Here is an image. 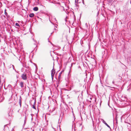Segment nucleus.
Masks as SVG:
<instances>
[{
	"label": "nucleus",
	"mask_w": 131,
	"mask_h": 131,
	"mask_svg": "<svg viewBox=\"0 0 131 131\" xmlns=\"http://www.w3.org/2000/svg\"><path fill=\"white\" fill-rule=\"evenodd\" d=\"M105 125L107 126L108 128H110V126L108 125L107 123L105 124Z\"/></svg>",
	"instance_id": "nucleus-18"
},
{
	"label": "nucleus",
	"mask_w": 131,
	"mask_h": 131,
	"mask_svg": "<svg viewBox=\"0 0 131 131\" xmlns=\"http://www.w3.org/2000/svg\"><path fill=\"white\" fill-rule=\"evenodd\" d=\"M15 25L16 26H18V27H20V26L19 25L18 23H16V24H15Z\"/></svg>",
	"instance_id": "nucleus-13"
},
{
	"label": "nucleus",
	"mask_w": 131,
	"mask_h": 131,
	"mask_svg": "<svg viewBox=\"0 0 131 131\" xmlns=\"http://www.w3.org/2000/svg\"><path fill=\"white\" fill-rule=\"evenodd\" d=\"M34 16V14L33 13L30 14H29V16L30 17H32Z\"/></svg>",
	"instance_id": "nucleus-8"
},
{
	"label": "nucleus",
	"mask_w": 131,
	"mask_h": 131,
	"mask_svg": "<svg viewBox=\"0 0 131 131\" xmlns=\"http://www.w3.org/2000/svg\"><path fill=\"white\" fill-rule=\"evenodd\" d=\"M33 39V41H34L36 43H37V41H36V40H34V38H33V39Z\"/></svg>",
	"instance_id": "nucleus-19"
},
{
	"label": "nucleus",
	"mask_w": 131,
	"mask_h": 131,
	"mask_svg": "<svg viewBox=\"0 0 131 131\" xmlns=\"http://www.w3.org/2000/svg\"><path fill=\"white\" fill-rule=\"evenodd\" d=\"M103 123H104V124L105 125V124L106 123V122L104 120H103L102 121Z\"/></svg>",
	"instance_id": "nucleus-17"
},
{
	"label": "nucleus",
	"mask_w": 131,
	"mask_h": 131,
	"mask_svg": "<svg viewBox=\"0 0 131 131\" xmlns=\"http://www.w3.org/2000/svg\"><path fill=\"white\" fill-rule=\"evenodd\" d=\"M127 103H128V104H127V103H124V104H126L125 105H124V106L125 107L126 106H128L130 108H131V106H130V105H128V102H127Z\"/></svg>",
	"instance_id": "nucleus-9"
},
{
	"label": "nucleus",
	"mask_w": 131,
	"mask_h": 131,
	"mask_svg": "<svg viewBox=\"0 0 131 131\" xmlns=\"http://www.w3.org/2000/svg\"><path fill=\"white\" fill-rule=\"evenodd\" d=\"M107 2L108 3L110 4H112L113 2L115 1L114 0H107Z\"/></svg>",
	"instance_id": "nucleus-7"
},
{
	"label": "nucleus",
	"mask_w": 131,
	"mask_h": 131,
	"mask_svg": "<svg viewBox=\"0 0 131 131\" xmlns=\"http://www.w3.org/2000/svg\"><path fill=\"white\" fill-rule=\"evenodd\" d=\"M99 14V12H98L97 13V16Z\"/></svg>",
	"instance_id": "nucleus-25"
},
{
	"label": "nucleus",
	"mask_w": 131,
	"mask_h": 131,
	"mask_svg": "<svg viewBox=\"0 0 131 131\" xmlns=\"http://www.w3.org/2000/svg\"><path fill=\"white\" fill-rule=\"evenodd\" d=\"M22 79L24 80H26L27 78V77L26 74L24 73L21 76Z\"/></svg>",
	"instance_id": "nucleus-2"
},
{
	"label": "nucleus",
	"mask_w": 131,
	"mask_h": 131,
	"mask_svg": "<svg viewBox=\"0 0 131 131\" xmlns=\"http://www.w3.org/2000/svg\"><path fill=\"white\" fill-rule=\"evenodd\" d=\"M72 113H73V111H72Z\"/></svg>",
	"instance_id": "nucleus-37"
},
{
	"label": "nucleus",
	"mask_w": 131,
	"mask_h": 131,
	"mask_svg": "<svg viewBox=\"0 0 131 131\" xmlns=\"http://www.w3.org/2000/svg\"><path fill=\"white\" fill-rule=\"evenodd\" d=\"M4 16V17L5 18V16Z\"/></svg>",
	"instance_id": "nucleus-33"
},
{
	"label": "nucleus",
	"mask_w": 131,
	"mask_h": 131,
	"mask_svg": "<svg viewBox=\"0 0 131 131\" xmlns=\"http://www.w3.org/2000/svg\"><path fill=\"white\" fill-rule=\"evenodd\" d=\"M78 1V0H75V3H77V4Z\"/></svg>",
	"instance_id": "nucleus-20"
},
{
	"label": "nucleus",
	"mask_w": 131,
	"mask_h": 131,
	"mask_svg": "<svg viewBox=\"0 0 131 131\" xmlns=\"http://www.w3.org/2000/svg\"><path fill=\"white\" fill-rule=\"evenodd\" d=\"M62 72H60L59 74V77H58V81H59H59H60V80L61 78V75L62 73Z\"/></svg>",
	"instance_id": "nucleus-5"
},
{
	"label": "nucleus",
	"mask_w": 131,
	"mask_h": 131,
	"mask_svg": "<svg viewBox=\"0 0 131 131\" xmlns=\"http://www.w3.org/2000/svg\"><path fill=\"white\" fill-rule=\"evenodd\" d=\"M34 44L36 46H37V45H36V43H34Z\"/></svg>",
	"instance_id": "nucleus-31"
},
{
	"label": "nucleus",
	"mask_w": 131,
	"mask_h": 131,
	"mask_svg": "<svg viewBox=\"0 0 131 131\" xmlns=\"http://www.w3.org/2000/svg\"><path fill=\"white\" fill-rule=\"evenodd\" d=\"M11 65L12 66L13 69L14 70H15V69H14V66L13 65H12V64H11ZM15 70V71H16V70Z\"/></svg>",
	"instance_id": "nucleus-21"
},
{
	"label": "nucleus",
	"mask_w": 131,
	"mask_h": 131,
	"mask_svg": "<svg viewBox=\"0 0 131 131\" xmlns=\"http://www.w3.org/2000/svg\"><path fill=\"white\" fill-rule=\"evenodd\" d=\"M27 111V109H26V111Z\"/></svg>",
	"instance_id": "nucleus-34"
},
{
	"label": "nucleus",
	"mask_w": 131,
	"mask_h": 131,
	"mask_svg": "<svg viewBox=\"0 0 131 131\" xmlns=\"http://www.w3.org/2000/svg\"><path fill=\"white\" fill-rule=\"evenodd\" d=\"M4 88L5 89H6L4 87Z\"/></svg>",
	"instance_id": "nucleus-35"
},
{
	"label": "nucleus",
	"mask_w": 131,
	"mask_h": 131,
	"mask_svg": "<svg viewBox=\"0 0 131 131\" xmlns=\"http://www.w3.org/2000/svg\"><path fill=\"white\" fill-rule=\"evenodd\" d=\"M82 3H83V4H84V1H82Z\"/></svg>",
	"instance_id": "nucleus-29"
},
{
	"label": "nucleus",
	"mask_w": 131,
	"mask_h": 131,
	"mask_svg": "<svg viewBox=\"0 0 131 131\" xmlns=\"http://www.w3.org/2000/svg\"><path fill=\"white\" fill-rule=\"evenodd\" d=\"M34 105H35V102H34V104L33 105L32 108H34V109H36V108H35V106Z\"/></svg>",
	"instance_id": "nucleus-12"
},
{
	"label": "nucleus",
	"mask_w": 131,
	"mask_h": 131,
	"mask_svg": "<svg viewBox=\"0 0 131 131\" xmlns=\"http://www.w3.org/2000/svg\"><path fill=\"white\" fill-rule=\"evenodd\" d=\"M6 16H7V18H8L10 16L9 15H7Z\"/></svg>",
	"instance_id": "nucleus-22"
},
{
	"label": "nucleus",
	"mask_w": 131,
	"mask_h": 131,
	"mask_svg": "<svg viewBox=\"0 0 131 131\" xmlns=\"http://www.w3.org/2000/svg\"><path fill=\"white\" fill-rule=\"evenodd\" d=\"M82 122L81 121L78 122L77 124L75 127V131H81L82 129Z\"/></svg>",
	"instance_id": "nucleus-1"
},
{
	"label": "nucleus",
	"mask_w": 131,
	"mask_h": 131,
	"mask_svg": "<svg viewBox=\"0 0 131 131\" xmlns=\"http://www.w3.org/2000/svg\"><path fill=\"white\" fill-rule=\"evenodd\" d=\"M85 26L87 28H88L89 27L88 26V25L87 23H86L85 24Z\"/></svg>",
	"instance_id": "nucleus-14"
},
{
	"label": "nucleus",
	"mask_w": 131,
	"mask_h": 131,
	"mask_svg": "<svg viewBox=\"0 0 131 131\" xmlns=\"http://www.w3.org/2000/svg\"><path fill=\"white\" fill-rule=\"evenodd\" d=\"M26 116H25V120H24V125L26 123Z\"/></svg>",
	"instance_id": "nucleus-15"
},
{
	"label": "nucleus",
	"mask_w": 131,
	"mask_h": 131,
	"mask_svg": "<svg viewBox=\"0 0 131 131\" xmlns=\"http://www.w3.org/2000/svg\"><path fill=\"white\" fill-rule=\"evenodd\" d=\"M55 70L53 68L51 71V76L52 80H53L54 76L55 73Z\"/></svg>",
	"instance_id": "nucleus-3"
},
{
	"label": "nucleus",
	"mask_w": 131,
	"mask_h": 131,
	"mask_svg": "<svg viewBox=\"0 0 131 131\" xmlns=\"http://www.w3.org/2000/svg\"><path fill=\"white\" fill-rule=\"evenodd\" d=\"M67 17H66V18L65 19V21H66V22L67 21V20L66 19H67Z\"/></svg>",
	"instance_id": "nucleus-23"
},
{
	"label": "nucleus",
	"mask_w": 131,
	"mask_h": 131,
	"mask_svg": "<svg viewBox=\"0 0 131 131\" xmlns=\"http://www.w3.org/2000/svg\"><path fill=\"white\" fill-rule=\"evenodd\" d=\"M8 89H9V91H12V85L10 84H9L8 86Z\"/></svg>",
	"instance_id": "nucleus-4"
},
{
	"label": "nucleus",
	"mask_w": 131,
	"mask_h": 131,
	"mask_svg": "<svg viewBox=\"0 0 131 131\" xmlns=\"http://www.w3.org/2000/svg\"><path fill=\"white\" fill-rule=\"evenodd\" d=\"M114 81H113L112 82V83H113V84H114Z\"/></svg>",
	"instance_id": "nucleus-28"
},
{
	"label": "nucleus",
	"mask_w": 131,
	"mask_h": 131,
	"mask_svg": "<svg viewBox=\"0 0 131 131\" xmlns=\"http://www.w3.org/2000/svg\"><path fill=\"white\" fill-rule=\"evenodd\" d=\"M90 99L91 100L92 99V98H90Z\"/></svg>",
	"instance_id": "nucleus-32"
},
{
	"label": "nucleus",
	"mask_w": 131,
	"mask_h": 131,
	"mask_svg": "<svg viewBox=\"0 0 131 131\" xmlns=\"http://www.w3.org/2000/svg\"><path fill=\"white\" fill-rule=\"evenodd\" d=\"M23 66L24 67H25V64H23Z\"/></svg>",
	"instance_id": "nucleus-26"
},
{
	"label": "nucleus",
	"mask_w": 131,
	"mask_h": 131,
	"mask_svg": "<svg viewBox=\"0 0 131 131\" xmlns=\"http://www.w3.org/2000/svg\"><path fill=\"white\" fill-rule=\"evenodd\" d=\"M8 114L9 115V116H11V114H9V113H8Z\"/></svg>",
	"instance_id": "nucleus-24"
},
{
	"label": "nucleus",
	"mask_w": 131,
	"mask_h": 131,
	"mask_svg": "<svg viewBox=\"0 0 131 131\" xmlns=\"http://www.w3.org/2000/svg\"><path fill=\"white\" fill-rule=\"evenodd\" d=\"M6 10L5 9V15H6V16H7V15H7V13L6 12Z\"/></svg>",
	"instance_id": "nucleus-16"
},
{
	"label": "nucleus",
	"mask_w": 131,
	"mask_h": 131,
	"mask_svg": "<svg viewBox=\"0 0 131 131\" xmlns=\"http://www.w3.org/2000/svg\"><path fill=\"white\" fill-rule=\"evenodd\" d=\"M21 97L20 96V98L19 99V103L20 104V107L21 106Z\"/></svg>",
	"instance_id": "nucleus-6"
},
{
	"label": "nucleus",
	"mask_w": 131,
	"mask_h": 131,
	"mask_svg": "<svg viewBox=\"0 0 131 131\" xmlns=\"http://www.w3.org/2000/svg\"><path fill=\"white\" fill-rule=\"evenodd\" d=\"M38 8L37 7H34L33 8V10L35 11H37L38 10Z\"/></svg>",
	"instance_id": "nucleus-10"
},
{
	"label": "nucleus",
	"mask_w": 131,
	"mask_h": 131,
	"mask_svg": "<svg viewBox=\"0 0 131 131\" xmlns=\"http://www.w3.org/2000/svg\"><path fill=\"white\" fill-rule=\"evenodd\" d=\"M119 77H120L119 79H121L122 78V77L120 76H119Z\"/></svg>",
	"instance_id": "nucleus-27"
},
{
	"label": "nucleus",
	"mask_w": 131,
	"mask_h": 131,
	"mask_svg": "<svg viewBox=\"0 0 131 131\" xmlns=\"http://www.w3.org/2000/svg\"><path fill=\"white\" fill-rule=\"evenodd\" d=\"M52 33H51V34H52Z\"/></svg>",
	"instance_id": "nucleus-36"
},
{
	"label": "nucleus",
	"mask_w": 131,
	"mask_h": 131,
	"mask_svg": "<svg viewBox=\"0 0 131 131\" xmlns=\"http://www.w3.org/2000/svg\"><path fill=\"white\" fill-rule=\"evenodd\" d=\"M54 20H55V21H56V18H54Z\"/></svg>",
	"instance_id": "nucleus-30"
},
{
	"label": "nucleus",
	"mask_w": 131,
	"mask_h": 131,
	"mask_svg": "<svg viewBox=\"0 0 131 131\" xmlns=\"http://www.w3.org/2000/svg\"><path fill=\"white\" fill-rule=\"evenodd\" d=\"M24 83L23 82H20V85L21 87L22 88H23L24 87L23 85Z\"/></svg>",
	"instance_id": "nucleus-11"
}]
</instances>
